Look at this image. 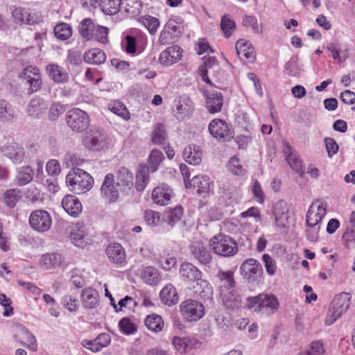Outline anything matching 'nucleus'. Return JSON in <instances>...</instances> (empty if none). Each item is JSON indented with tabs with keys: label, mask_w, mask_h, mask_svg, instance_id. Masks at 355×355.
<instances>
[{
	"label": "nucleus",
	"mask_w": 355,
	"mask_h": 355,
	"mask_svg": "<svg viewBox=\"0 0 355 355\" xmlns=\"http://www.w3.org/2000/svg\"><path fill=\"white\" fill-rule=\"evenodd\" d=\"M163 159L164 155L160 150L157 149L152 150L149 156V166L150 168L151 172H155L157 171L158 166L163 160Z\"/></svg>",
	"instance_id": "53"
},
{
	"label": "nucleus",
	"mask_w": 355,
	"mask_h": 355,
	"mask_svg": "<svg viewBox=\"0 0 355 355\" xmlns=\"http://www.w3.org/2000/svg\"><path fill=\"white\" fill-rule=\"evenodd\" d=\"M15 116L12 105L6 100L0 99V121H11Z\"/></svg>",
	"instance_id": "43"
},
{
	"label": "nucleus",
	"mask_w": 355,
	"mask_h": 355,
	"mask_svg": "<svg viewBox=\"0 0 355 355\" xmlns=\"http://www.w3.org/2000/svg\"><path fill=\"white\" fill-rule=\"evenodd\" d=\"M193 185L197 187L198 194H207L210 192L212 182L207 175H196L192 178Z\"/></svg>",
	"instance_id": "34"
},
{
	"label": "nucleus",
	"mask_w": 355,
	"mask_h": 355,
	"mask_svg": "<svg viewBox=\"0 0 355 355\" xmlns=\"http://www.w3.org/2000/svg\"><path fill=\"white\" fill-rule=\"evenodd\" d=\"M95 345H97V347H95L94 350L101 351L103 347H107L110 343V337L107 334L103 333L95 338Z\"/></svg>",
	"instance_id": "63"
},
{
	"label": "nucleus",
	"mask_w": 355,
	"mask_h": 355,
	"mask_svg": "<svg viewBox=\"0 0 355 355\" xmlns=\"http://www.w3.org/2000/svg\"><path fill=\"white\" fill-rule=\"evenodd\" d=\"M180 33L179 27L174 19H170L166 24L159 35V41L162 44H168L170 40L178 37Z\"/></svg>",
	"instance_id": "29"
},
{
	"label": "nucleus",
	"mask_w": 355,
	"mask_h": 355,
	"mask_svg": "<svg viewBox=\"0 0 355 355\" xmlns=\"http://www.w3.org/2000/svg\"><path fill=\"white\" fill-rule=\"evenodd\" d=\"M0 150L14 164L21 163L25 157L24 148L15 142H12L7 146H2Z\"/></svg>",
	"instance_id": "14"
},
{
	"label": "nucleus",
	"mask_w": 355,
	"mask_h": 355,
	"mask_svg": "<svg viewBox=\"0 0 355 355\" xmlns=\"http://www.w3.org/2000/svg\"><path fill=\"white\" fill-rule=\"evenodd\" d=\"M259 304L256 306L255 311L270 313L277 309L279 303L272 295L261 293L259 295Z\"/></svg>",
	"instance_id": "19"
},
{
	"label": "nucleus",
	"mask_w": 355,
	"mask_h": 355,
	"mask_svg": "<svg viewBox=\"0 0 355 355\" xmlns=\"http://www.w3.org/2000/svg\"><path fill=\"white\" fill-rule=\"evenodd\" d=\"M116 185L121 192H127L134 184V177L132 173L125 167L120 168L116 173Z\"/></svg>",
	"instance_id": "18"
},
{
	"label": "nucleus",
	"mask_w": 355,
	"mask_h": 355,
	"mask_svg": "<svg viewBox=\"0 0 355 355\" xmlns=\"http://www.w3.org/2000/svg\"><path fill=\"white\" fill-rule=\"evenodd\" d=\"M19 78L24 81V85H28L27 92L31 94L40 90L42 86V79L40 70L35 66L29 65L25 67Z\"/></svg>",
	"instance_id": "4"
},
{
	"label": "nucleus",
	"mask_w": 355,
	"mask_h": 355,
	"mask_svg": "<svg viewBox=\"0 0 355 355\" xmlns=\"http://www.w3.org/2000/svg\"><path fill=\"white\" fill-rule=\"evenodd\" d=\"M235 47L236 53L241 60L246 59L252 62L255 59L254 49L249 41L241 39L237 41Z\"/></svg>",
	"instance_id": "27"
},
{
	"label": "nucleus",
	"mask_w": 355,
	"mask_h": 355,
	"mask_svg": "<svg viewBox=\"0 0 355 355\" xmlns=\"http://www.w3.org/2000/svg\"><path fill=\"white\" fill-rule=\"evenodd\" d=\"M289 208L285 201L279 200L275 203L273 209V215L277 225L285 227L288 220Z\"/></svg>",
	"instance_id": "22"
},
{
	"label": "nucleus",
	"mask_w": 355,
	"mask_h": 355,
	"mask_svg": "<svg viewBox=\"0 0 355 355\" xmlns=\"http://www.w3.org/2000/svg\"><path fill=\"white\" fill-rule=\"evenodd\" d=\"M66 120L67 125L73 131L79 132L85 131L89 125V117L87 113L78 108L69 110Z\"/></svg>",
	"instance_id": "5"
},
{
	"label": "nucleus",
	"mask_w": 355,
	"mask_h": 355,
	"mask_svg": "<svg viewBox=\"0 0 355 355\" xmlns=\"http://www.w3.org/2000/svg\"><path fill=\"white\" fill-rule=\"evenodd\" d=\"M142 23L152 34L156 32L157 28L159 26V21L158 19L152 16H146L143 17Z\"/></svg>",
	"instance_id": "60"
},
{
	"label": "nucleus",
	"mask_w": 355,
	"mask_h": 355,
	"mask_svg": "<svg viewBox=\"0 0 355 355\" xmlns=\"http://www.w3.org/2000/svg\"><path fill=\"white\" fill-rule=\"evenodd\" d=\"M325 349L323 343L320 340L313 341L309 347L301 352L299 355H324Z\"/></svg>",
	"instance_id": "48"
},
{
	"label": "nucleus",
	"mask_w": 355,
	"mask_h": 355,
	"mask_svg": "<svg viewBox=\"0 0 355 355\" xmlns=\"http://www.w3.org/2000/svg\"><path fill=\"white\" fill-rule=\"evenodd\" d=\"M204 60V65L200 69V75L204 81L210 84L211 81L207 74L210 73L214 67H218V62L215 57L205 58Z\"/></svg>",
	"instance_id": "41"
},
{
	"label": "nucleus",
	"mask_w": 355,
	"mask_h": 355,
	"mask_svg": "<svg viewBox=\"0 0 355 355\" xmlns=\"http://www.w3.org/2000/svg\"><path fill=\"white\" fill-rule=\"evenodd\" d=\"M180 273L184 278L189 281L201 279V272L197 267L189 262H184L180 266Z\"/></svg>",
	"instance_id": "33"
},
{
	"label": "nucleus",
	"mask_w": 355,
	"mask_h": 355,
	"mask_svg": "<svg viewBox=\"0 0 355 355\" xmlns=\"http://www.w3.org/2000/svg\"><path fill=\"white\" fill-rule=\"evenodd\" d=\"M180 312L182 317L187 321H198L205 315L203 304L194 300H187L180 304Z\"/></svg>",
	"instance_id": "6"
},
{
	"label": "nucleus",
	"mask_w": 355,
	"mask_h": 355,
	"mask_svg": "<svg viewBox=\"0 0 355 355\" xmlns=\"http://www.w3.org/2000/svg\"><path fill=\"white\" fill-rule=\"evenodd\" d=\"M217 277L220 281V291L227 289V291L234 290L235 281L234 279V272L231 270H220L217 274Z\"/></svg>",
	"instance_id": "35"
},
{
	"label": "nucleus",
	"mask_w": 355,
	"mask_h": 355,
	"mask_svg": "<svg viewBox=\"0 0 355 355\" xmlns=\"http://www.w3.org/2000/svg\"><path fill=\"white\" fill-rule=\"evenodd\" d=\"M144 219L150 226H157L160 224V214L153 210H146L144 213Z\"/></svg>",
	"instance_id": "57"
},
{
	"label": "nucleus",
	"mask_w": 355,
	"mask_h": 355,
	"mask_svg": "<svg viewBox=\"0 0 355 355\" xmlns=\"http://www.w3.org/2000/svg\"><path fill=\"white\" fill-rule=\"evenodd\" d=\"M96 26L90 18L84 19L79 24L78 31L84 38L90 40Z\"/></svg>",
	"instance_id": "44"
},
{
	"label": "nucleus",
	"mask_w": 355,
	"mask_h": 355,
	"mask_svg": "<svg viewBox=\"0 0 355 355\" xmlns=\"http://www.w3.org/2000/svg\"><path fill=\"white\" fill-rule=\"evenodd\" d=\"M172 189L166 184L157 187L152 193V198L155 203L159 205H166L172 196Z\"/></svg>",
	"instance_id": "26"
},
{
	"label": "nucleus",
	"mask_w": 355,
	"mask_h": 355,
	"mask_svg": "<svg viewBox=\"0 0 355 355\" xmlns=\"http://www.w3.org/2000/svg\"><path fill=\"white\" fill-rule=\"evenodd\" d=\"M324 144L327 155L329 157H332L338 153L339 146L334 139L331 137H326L324 139Z\"/></svg>",
	"instance_id": "61"
},
{
	"label": "nucleus",
	"mask_w": 355,
	"mask_h": 355,
	"mask_svg": "<svg viewBox=\"0 0 355 355\" xmlns=\"http://www.w3.org/2000/svg\"><path fill=\"white\" fill-rule=\"evenodd\" d=\"M62 206L69 215L73 217L78 216L83 209L80 201L72 195H67L63 198Z\"/></svg>",
	"instance_id": "23"
},
{
	"label": "nucleus",
	"mask_w": 355,
	"mask_h": 355,
	"mask_svg": "<svg viewBox=\"0 0 355 355\" xmlns=\"http://www.w3.org/2000/svg\"><path fill=\"white\" fill-rule=\"evenodd\" d=\"M81 301L85 309H93L96 308L99 304L98 291L92 287L85 288L81 293Z\"/></svg>",
	"instance_id": "24"
},
{
	"label": "nucleus",
	"mask_w": 355,
	"mask_h": 355,
	"mask_svg": "<svg viewBox=\"0 0 355 355\" xmlns=\"http://www.w3.org/2000/svg\"><path fill=\"white\" fill-rule=\"evenodd\" d=\"M191 255L201 264H207L211 261L210 251L201 243H194L190 246Z\"/></svg>",
	"instance_id": "21"
},
{
	"label": "nucleus",
	"mask_w": 355,
	"mask_h": 355,
	"mask_svg": "<svg viewBox=\"0 0 355 355\" xmlns=\"http://www.w3.org/2000/svg\"><path fill=\"white\" fill-rule=\"evenodd\" d=\"M120 330L124 334H131L136 331L137 328L135 325L128 318H122L119 322Z\"/></svg>",
	"instance_id": "58"
},
{
	"label": "nucleus",
	"mask_w": 355,
	"mask_h": 355,
	"mask_svg": "<svg viewBox=\"0 0 355 355\" xmlns=\"http://www.w3.org/2000/svg\"><path fill=\"white\" fill-rule=\"evenodd\" d=\"M350 298L347 293H341L334 297L325 319L327 325L332 324L347 311L350 305Z\"/></svg>",
	"instance_id": "3"
},
{
	"label": "nucleus",
	"mask_w": 355,
	"mask_h": 355,
	"mask_svg": "<svg viewBox=\"0 0 355 355\" xmlns=\"http://www.w3.org/2000/svg\"><path fill=\"white\" fill-rule=\"evenodd\" d=\"M242 24L246 28H250L253 33L259 34L261 33L259 27L257 19L253 15H245L242 20Z\"/></svg>",
	"instance_id": "55"
},
{
	"label": "nucleus",
	"mask_w": 355,
	"mask_h": 355,
	"mask_svg": "<svg viewBox=\"0 0 355 355\" xmlns=\"http://www.w3.org/2000/svg\"><path fill=\"white\" fill-rule=\"evenodd\" d=\"M165 128L162 123H157L152 133V141L155 144H162L166 139Z\"/></svg>",
	"instance_id": "52"
},
{
	"label": "nucleus",
	"mask_w": 355,
	"mask_h": 355,
	"mask_svg": "<svg viewBox=\"0 0 355 355\" xmlns=\"http://www.w3.org/2000/svg\"><path fill=\"white\" fill-rule=\"evenodd\" d=\"M49 107V103L44 99L40 97H35L32 98L28 106L27 113L33 119H40L46 112Z\"/></svg>",
	"instance_id": "16"
},
{
	"label": "nucleus",
	"mask_w": 355,
	"mask_h": 355,
	"mask_svg": "<svg viewBox=\"0 0 355 355\" xmlns=\"http://www.w3.org/2000/svg\"><path fill=\"white\" fill-rule=\"evenodd\" d=\"M108 107L111 112L125 120L130 119V113L128 109L121 103L118 101L112 102L109 104Z\"/></svg>",
	"instance_id": "51"
},
{
	"label": "nucleus",
	"mask_w": 355,
	"mask_h": 355,
	"mask_svg": "<svg viewBox=\"0 0 355 355\" xmlns=\"http://www.w3.org/2000/svg\"><path fill=\"white\" fill-rule=\"evenodd\" d=\"M45 71L50 79L58 84L67 83L70 79L69 74L67 70L56 63L47 64L45 67Z\"/></svg>",
	"instance_id": "10"
},
{
	"label": "nucleus",
	"mask_w": 355,
	"mask_h": 355,
	"mask_svg": "<svg viewBox=\"0 0 355 355\" xmlns=\"http://www.w3.org/2000/svg\"><path fill=\"white\" fill-rule=\"evenodd\" d=\"M145 324L149 330L159 332L164 327V321L161 316L157 314H151L146 317Z\"/></svg>",
	"instance_id": "42"
},
{
	"label": "nucleus",
	"mask_w": 355,
	"mask_h": 355,
	"mask_svg": "<svg viewBox=\"0 0 355 355\" xmlns=\"http://www.w3.org/2000/svg\"><path fill=\"white\" fill-rule=\"evenodd\" d=\"M33 171L28 166L21 167L17 175V184L20 186L25 185L33 180Z\"/></svg>",
	"instance_id": "47"
},
{
	"label": "nucleus",
	"mask_w": 355,
	"mask_h": 355,
	"mask_svg": "<svg viewBox=\"0 0 355 355\" xmlns=\"http://www.w3.org/2000/svg\"><path fill=\"white\" fill-rule=\"evenodd\" d=\"M142 8L139 0H121L120 4V12H125L132 16L137 15Z\"/></svg>",
	"instance_id": "37"
},
{
	"label": "nucleus",
	"mask_w": 355,
	"mask_h": 355,
	"mask_svg": "<svg viewBox=\"0 0 355 355\" xmlns=\"http://www.w3.org/2000/svg\"><path fill=\"white\" fill-rule=\"evenodd\" d=\"M29 223L33 229L39 232H44L49 230L52 224L50 214L45 210H35L33 211L29 217Z\"/></svg>",
	"instance_id": "8"
},
{
	"label": "nucleus",
	"mask_w": 355,
	"mask_h": 355,
	"mask_svg": "<svg viewBox=\"0 0 355 355\" xmlns=\"http://www.w3.org/2000/svg\"><path fill=\"white\" fill-rule=\"evenodd\" d=\"M63 261V257L60 254H46L42 256L41 263L46 269H51L60 266Z\"/></svg>",
	"instance_id": "40"
},
{
	"label": "nucleus",
	"mask_w": 355,
	"mask_h": 355,
	"mask_svg": "<svg viewBox=\"0 0 355 355\" xmlns=\"http://www.w3.org/2000/svg\"><path fill=\"white\" fill-rule=\"evenodd\" d=\"M214 253L223 257H231L237 252V244L230 236L219 234L212 237L209 241Z\"/></svg>",
	"instance_id": "2"
},
{
	"label": "nucleus",
	"mask_w": 355,
	"mask_h": 355,
	"mask_svg": "<svg viewBox=\"0 0 355 355\" xmlns=\"http://www.w3.org/2000/svg\"><path fill=\"white\" fill-rule=\"evenodd\" d=\"M193 110V105L190 98L187 96H181L179 98L176 104V110L178 113L187 116L192 113Z\"/></svg>",
	"instance_id": "45"
},
{
	"label": "nucleus",
	"mask_w": 355,
	"mask_h": 355,
	"mask_svg": "<svg viewBox=\"0 0 355 355\" xmlns=\"http://www.w3.org/2000/svg\"><path fill=\"white\" fill-rule=\"evenodd\" d=\"M173 344L175 349L181 354L186 353L191 349L188 339L186 338L174 337Z\"/></svg>",
	"instance_id": "56"
},
{
	"label": "nucleus",
	"mask_w": 355,
	"mask_h": 355,
	"mask_svg": "<svg viewBox=\"0 0 355 355\" xmlns=\"http://www.w3.org/2000/svg\"><path fill=\"white\" fill-rule=\"evenodd\" d=\"M223 104V95L220 92L210 93L207 98V108L210 113L220 111Z\"/></svg>",
	"instance_id": "36"
},
{
	"label": "nucleus",
	"mask_w": 355,
	"mask_h": 355,
	"mask_svg": "<svg viewBox=\"0 0 355 355\" xmlns=\"http://www.w3.org/2000/svg\"><path fill=\"white\" fill-rule=\"evenodd\" d=\"M183 209L180 206L168 211L166 214V222L171 227H173L182 218Z\"/></svg>",
	"instance_id": "50"
},
{
	"label": "nucleus",
	"mask_w": 355,
	"mask_h": 355,
	"mask_svg": "<svg viewBox=\"0 0 355 355\" xmlns=\"http://www.w3.org/2000/svg\"><path fill=\"white\" fill-rule=\"evenodd\" d=\"M286 160L290 166L298 173L300 175H302V164L301 159L294 155H290L286 158Z\"/></svg>",
	"instance_id": "62"
},
{
	"label": "nucleus",
	"mask_w": 355,
	"mask_h": 355,
	"mask_svg": "<svg viewBox=\"0 0 355 355\" xmlns=\"http://www.w3.org/2000/svg\"><path fill=\"white\" fill-rule=\"evenodd\" d=\"M121 0H101L98 1V6L106 15H113L120 12V4Z\"/></svg>",
	"instance_id": "39"
},
{
	"label": "nucleus",
	"mask_w": 355,
	"mask_h": 355,
	"mask_svg": "<svg viewBox=\"0 0 355 355\" xmlns=\"http://www.w3.org/2000/svg\"><path fill=\"white\" fill-rule=\"evenodd\" d=\"M326 204L320 200L314 201L311 205L307 211L306 218V223L309 227H315L316 226H319L320 222L326 215Z\"/></svg>",
	"instance_id": "9"
},
{
	"label": "nucleus",
	"mask_w": 355,
	"mask_h": 355,
	"mask_svg": "<svg viewBox=\"0 0 355 355\" xmlns=\"http://www.w3.org/2000/svg\"><path fill=\"white\" fill-rule=\"evenodd\" d=\"M105 252L110 261L114 264H123L125 260V252L120 243L109 244L105 249Z\"/></svg>",
	"instance_id": "17"
},
{
	"label": "nucleus",
	"mask_w": 355,
	"mask_h": 355,
	"mask_svg": "<svg viewBox=\"0 0 355 355\" xmlns=\"http://www.w3.org/2000/svg\"><path fill=\"white\" fill-rule=\"evenodd\" d=\"M54 34L58 39L66 40L71 37L72 31L69 25L65 23H60L55 26Z\"/></svg>",
	"instance_id": "49"
},
{
	"label": "nucleus",
	"mask_w": 355,
	"mask_h": 355,
	"mask_svg": "<svg viewBox=\"0 0 355 355\" xmlns=\"http://www.w3.org/2000/svg\"><path fill=\"white\" fill-rule=\"evenodd\" d=\"M83 59L87 63L99 65L105 62L106 55L101 49L94 48L85 53Z\"/></svg>",
	"instance_id": "32"
},
{
	"label": "nucleus",
	"mask_w": 355,
	"mask_h": 355,
	"mask_svg": "<svg viewBox=\"0 0 355 355\" xmlns=\"http://www.w3.org/2000/svg\"><path fill=\"white\" fill-rule=\"evenodd\" d=\"M220 297L223 304L230 310L238 309L242 305L241 297L235 290H220Z\"/></svg>",
	"instance_id": "13"
},
{
	"label": "nucleus",
	"mask_w": 355,
	"mask_h": 355,
	"mask_svg": "<svg viewBox=\"0 0 355 355\" xmlns=\"http://www.w3.org/2000/svg\"><path fill=\"white\" fill-rule=\"evenodd\" d=\"M84 144L89 149L98 150L105 146V137L98 130H92L87 133Z\"/></svg>",
	"instance_id": "20"
},
{
	"label": "nucleus",
	"mask_w": 355,
	"mask_h": 355,
	"mask_svg": "<svg viewBox=\"0 0 355 355\" xmlns=\"http://www.w3.org/2000/svg\"><path fill=\"white\" fill-rule=\"evenodd\" d=\"M15 337L21 344L28 347L33 352L37 349V340L34 335L22 324H17L15 327Z\"/></svg>",
	"instance_id": "11"
},
{
	"label": "nucleus",
	"mask_w": 355,
	"mask_h": 355,
	"mask_svg": "<svg viewBox=\"0 0 355 355\" xmlns=\"http://www.w3.org/2000/svg\"><path fill=\"white\" fill-rule=\"evenodd\" d=\"M66 182L69 189L77 194L85 193L93 185L92 177L80 168H73L66 177Z\"/></svg>",
	"instance_id": "1"
},
{
	"label": "nucleus",
	"mask_w": 355,
	"mask_h": 355,
	"mask_svg": "<svg viewBox=\"0 0 355 355\" xmlns=\"http://www.w3.org/2000/svg\"><path fill=\"white\" fill-rule=\"evenodd\" d=\"M159 297L162 302L168 306H172L178 302L179 296L176 288L171 284H166L160 291Z\"/></svg>",
	"instance_id": "31"
},
{
	"label": "nucleus",
	"mask_w": 355,
	"mask_h": 355,
	"mask_svg": "<svg viewBox=\"0 0 355 355\" xmlns=\"http://www.w3.org/2000/svg\"><path fill=\"white\" fill-rule=\"evenodd\" d=\"M209 131L215 138L225 139L230 135V128L227 123L221 119L212 120L209 125Z\"/></svg>",
	"instance_id": "25"
},
{
	"label": "nucleus",
	"mask_w": 355,
	"mask_h": 355,
	"mask_svg": "<svg viewBox=\"0 0 355 355\" xmlns=\"http://www.w3.org/2000/svg\"><path fill=\"white\" fill-rule=\"evenodd\" d=\"M70 239L76 246L82 248H85L92 243V239L89 238L85 227L79 223L75 226L71 232Z\"/></svg>",
	"instance_id": "15"
},
{
	"label": "nucleus",
	"mask_w": 355,
	"mask_h": 355,
	"mask_svg": "<svg viewBox=\"0 0 355 355\" xmlns=\"http://www.w3.org/2000/svg\"><path fill=\"white\" fill-rule=\"evenodd\" d=\"M180 47L173 45L168 47L159 55V62L164 65H171L178 62L181 58Z\"/></svg>",
	"instance_id": "28"
},
{
	"label": "nucleus",
	"mask_w": 355,
	"mask_h": 355,
	"mask_svg": "<svg viewBox=\"0 0 355 355\" xmlns=\"http://www.w3.org/2000/svg\"><path fill=\"white\" fill-rule=\"evenodd\" d=\"M141 278L148 284L155 285L161 280L159 272L152 266H147L141 271Z\"/></svg>",
	"instance_id": "38"
},
{
	"label": "nucleus",
	"mask_w": 355,
	"mask_h": 355,
	"mask_svg": "<svg viewBox=\"0 0 355 355\" xmlns=\"http://www.w3.org/2000/svg\"><path fill=\"white\" fill-rule=\"evenodd\" d=\"M21 197V191L17 189H9L3 195L4 202L10 208H13Z\"/></svg>",
	"instance_id": "46"
},
{
	"label": "nucleus",
	"mask_w": 355,
	"mask_h": 355,
	"mask_svg": "<svg viewBox=\"0 0 355 355\" xmlns=\"http://www.w3.org/2000/svg\"><path fill=\"white\" fill-rule=\"evenodd\" d=\"M120 189L114 181V175L108 173L105 175L101 187V195L103 199L110 203L117 201Z\"/></svg>",
	"instance_id": "7"
},
{
	"label": "nucleus",
	"mask_w": 355,
	"mask_h": 355,
	"mask_svg": "<svg viewBox=\"0 0 355 355\" xmlns=\"http://www.w3.org/2000/svg\"><path fill=\"white\" fill-rule=\"evenodd\" d=\"M235 22L228 15L223 16L220 21V28L226 37L232 35L235 30Z\"/></svg>",
	"instance_id": "54"
},
{
	"label": "nucleus",
	"mask_w": 355,
	"mask_h": 355,
	"mask_svg": "<svg viewBox=\"0 0 355 355\" xmlns=\"http://www.w3.org/2000/svg\"><path fill=\"white\" fill-rule=\"evenodd\" d=\"M62 304L67 309L71 312L76 311L79 307L77 299L71 295H65L62 297Z\"/></svg>",
	"instance_id": "59"
},
{
	"label": "nucleus",
	"mask_w": 355,
	"mask_h": 355,
	"mask_svg": "<svg viewBox=\"0 0 355 355\" xmlns=\"http://www.w3.org/2000/svg\"><path fill=\"white\" fill-rule=\"evenodd\" d=\"M64 107L59 103H54L49 109V118L51 121H55L64 112Z\"/></svg>",
	"instance_id": "64"
},
{
	"label": "nucleus",
	"mask_w": 355,
	"mask_h": 355,
	"mask_svg": "<svg viewBox=\"0 0 355 355\" xmlns=\"http://www.w3.org/2000/svg\"><path fill=\"white\" fill-rule=\"evenodd\" d=\"M202 152L200 148L195 145H189L184 149L182 156L189 164L198 165L202 161Z\"/></svg>",
	"instance_id": "30"
},
{
	"label": "nucleus",
	"mask_w": 355,
	"mask_h": 355,
	"mask_svg": "<svg viewBox=\"0 0 355 355\" xmlns=\"http://www.w3.org/2000/svg\"><path fill=\"white\" fill-rule=\"evenodd\" d=\"M240 270L242 275L249 281H254L262 271L260 263L252 258L244 261Z\"/></svg>",
	"instance_id": "12"
}]
</instances>
